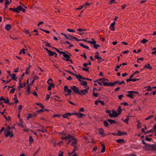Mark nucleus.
Here are the masks:
<instances>
[{"instance_id": "24", "label": "nucleus", "mask_w": 156, "mask_h": 156, "mask_svg": "<svg viewBox=\"0 0 156 156\" xmlns=\"http://www.w3.org/2000/svg\"><path fill=\"white\" fill-rule=\"evenodd\" d=\"M10 76H11L12 75H11L10 74H8ZM12 75V80H16V74H13Z\"/></svg>"}, {"instance_id": "64", "label": "nucleus", "mask_w": 156, "mask_h": 156, "mask_svg": "<svg viewBox=\"0 0 156 156\" xmlns=\"http://www.w3.org/2000/svg\"><path fill=\"white\" fill-rule=\"evenodd\" d=\"M126 5L125 4H124L123 5H122V9H124L126 7Z\"/></svg>"}, {"instance_id": "26", "label": "nucleus", "mask_w": 156, "mask_h": 156, "mask_svg": "<svg viewBox=\"0 0 156 156\" xmlns=\"http://www.w3.org/2000/svg\"><path fill=\"white\" fill-rule=\"evenodd\" d=\"M101 147H102V148L101 150V152L102 153H104L105 151V145H101Z\"/></svg>"}, {"instance_id": "58", "label": "nucleus", "mask_w": 156, "mask_h": 156, "mask_svg": "<svg viewBox=\"0 0 156 156\" xmlns=\"http://www.w3.org/2000/svg\"><path fill=\"white\" fill-rule=\"evenodd\" d=\"M140 80L139 78H136V79H131V80L132 81H133V82H135L136 81L139 80Z\"/></svg>"}, {"instance_id": "34", "label": "nucleus", "mask_w": 156, "mask_h": 156, "mask_svg": "<svg viewBox=\"0 0 156 156\" xmlns=\"http://www.w3.org/2000/svg\"><path fill=\"white\" fill-rule=\"evenodd\" d=\"M126 96L132 99H133L134 98V97H133L132 94L129 93V94H127Z\"/></svg>"}, {"instance_id": "41", "label": "nucleus", "mask_w": 156, "mask_h": 156, "mask_svg": "<svg viewBox=\"0 0 156 156\" xmlns=\"http://www.w3.org/2000/svg\"><path fill=\"white\" fill-rule=\"evenodd\" d=\"M4 117H5V119H6V120L7 121H10L11 120H10L11 117H8V118H7V117H6V116H4Z\"/></svg>"}, {"instance_id": "18", "label": "nucleus", "mask_w": 156, "mask_h": 156, "mask_svg": "<svg viewBox=\"0 0 156 156\" xmlns=\"http://www.w3.org/2000/svg\"><path fill=\"white\" fill-rule=\"evenodd\" d=\"M116 142L118 143H121L122 142L123 143H124V139H118L116 141Z\"/></svg>"}, {"instance_id": "13", "label": "nucleus", "mask_w": 156, "mask_h": 156, "mask_svg": "<svg viewBox=\"0 0 156 156\" xmlns=\"http://www.w3.org/2000/svg\"><path fill=\"white\" fill-rule=\"evenodd\" d=\"M118 135L121 136L123 135H126L127 133L125 132H122L120 130H118Z\"/></svg>"}, {"instance_id": "36", "label": "nucleus", "mask_w": 156, "mask_h": 156, "mask_svg": "<svg viewBox=\"0 0 156 156\" xmlns=\"http://www.w3.org/2000/svg\"><path fill=\"white\" fill-rule=\"evenodd\" d=\"M81 84L82 85L85 86H87V82L86 81H83V82L81 83Z\"/></svg>"}, {"instance_id": "15", "label": "nucleus", "mask_w": 156, "mask_h": 156, "mask_svg": "<svg viewBox=\"0 0 156 156\" xmlns=\"http://www.w3.org/2000/svg\"><path fill=\"white\" fill-rule=\"evenodd\" d=\"M49 86L48 87V90H51V87L54 88L55 85L54 83L49 84Z\"/></svg>"}, {"instance_id": "62", "label": "nucleus", "mask_w": 156, "mask_h": 156, "mask_svg": "<svg viewBox=\"0 0 156 156\" xmlns=\"http://www.w3.org/2000/svg\"><path fill=\"white\" fill-rule=\"evenodd\" d=\"M22 105H20L19 106V112H20V110H21V109H22Z\"/></svg>"}, {"instance_id": "48", "label": "nucleus", "mask_w": 156, "mask_h": 156, "mask_svg": "<svg viewBox=\"0 0 156 156\" xmlns=\"http://www.w3.org/2000/svg\"><path fill=\"white\" fill-rule=\"evenodd\" d=\"M44 110H43V109H41L39 110H37L36 111V112H37V114L38 113H39L40 112H44Z\"/></svg>"}, {"instance_id": "50", "label": "nucleus", "mask_w": 156, "mask_h": 156, "mask_svg": "<svg viewBox=\"0 0 156 156\" xmlns=\"http://www.w3.org/2000/svg\"><path fill=\"white\" fill-rule=\"evenodd\" d=\"M15 89L14 88H13L10 91L9 93H12L14 92L15 91Z\"/></svg>"}, {"instance_id": "8", "label": "nucleus", "mask_w": 156, "mask_h": 156, "mask_svg": "<svg viewBox=\"0 0 156 156\" xmlns=\"http://www.w3.org/2000/svg\"><path fill=\"white\" fill-rule=\"evenodd\" d=\"M7 131H5V135L6 137H7L8 136H9L11 137H12L14 136L13 134L11 133L10 131H8L6 133Z\"/></svg>"}, {"instance_id": "45", "label": "nucleus", "mask_w": 156, "mask_h": 156, "mask_svg": "<svg viewBox=\"0 0 156 156\" xmlns=\"http://www.w3.org/2000/svg\"><path fill=\"white\" fill-rule=\"evenodd\" d=\"M36 104L37 105H39V106H40L41 107V108H44V107L43 105L41 104L36 103Z\"/></svg>"}, {"instance_id": "54", "label": "nucleus", "mask_w": 156, "mask_h": 156, "mask_svg": "<svg viewBox=\"0 0 156 156\" xmlns=\"http://www.w3.org/2000/svg\"><path fill=\"white\" fill-rule=\"evenodd\" d=\"M60 116V115L58 114H54L53 116L52 117H59Z\"/></svg>"}, {"instance_id": "25", "label": "nucleus", "mask_w": 156, "mask_h": 156, "mask_svg": "<svg viewBox=\"0 0 156 156\" xmlns=\"http://www.w3.org/2000/svg\"><path fill=\"white\" fill-rule=\"evenodd\" d=\"M129 116H127V118L125 120H123V119H122V120H123L124 122H126L127 124H128V121L129 120Z\"/></svg>"}, {"instance_id": "46", "label": "nucleus", "mask_w": 156, "mask_h": 156, "mask_svg": "<svg viewBox=\"0 0 156 156\" xmlns=\"http://www.w3.org/2000/svg\"><path fill=\"white\" fill-rule=\"evenodd\" d=\"M153 117V115H150V116H149L148 117H147L145 119L146 120H148L151 118H152Z\"/></svg>"}, {"instance_id": "59", "label": "nucleus", "mask_w": 156, "mask_h": 156, "mask_svg": "<svg viewBox=\"0 0 156 156\" xmlns=\"http://www.w3.org/2000/svg\"><path fill=\"white\" fill-rule=\"evenodd\" d=\"M93 95L95 97H97L98 96V94L97 93H94V92H93Z\"/></svg>"}, {"instance_id": "3", "label": "nucleus", "mask_w": 156, "mask_h": 156, "mask_svg": "<svg viewBox=\"0 0 156 156\" xmlns=\"http://www.w3.org/2000/svg\"><path fill=\"white\" fill-rule=\"evenodd\" d=\"M63 56L65 58H63V59L64 60H66L67 61H70V55L66 54L65 53L63 55Z\"/></svg>"}, {"instance_id": "19", "label": "nucleus", "mask_w": 156, "mask_h": 156, "mask_svg": "<svg viewBox=\"0 0 156 156\" xmlns=\"http://www.w3.org/2000/svg\"><path fill=\"white\" fill-rule=\"evenodd\" d=\"M107 121L110 122L111 124H114L116 122V121L115 120L111 119H108Z\"/></svg>"}, {"instance_id": "14", "label": "nucleus", "mask_w": 156, "mask_h": 156, "mask_svg": "<svg viewBox=\"0 0 156 156\" xmlns=\"http://www.w3.org/2000/svg\"><path fill=\"white\" fill-rule=\"evenodd\" d=\"M74 114L77 115V117L79 118H81L83 116H85V115L83 114L82 113L78 114L76 113H74Z\"/></svg>"}, {"instance_id": "7", "label": "nucleus", "mask_w": 156, "mask_h": 156, "mask_svg": "<svg viewBox=\"0 0 156 156\" xmlns=\"http://www.w3.org/2000/svg\"><path fill=\"white\" fill-rule=\"evenodd\" d=\"M112 116L111 117V118L112 117H118L119 115L118 113H117L114 110H112Z\"/></svg>"}, {"instance_id": "17", "label": "nucleus", "mask_w": 156, "mask_h": 156, "mask_svg": "<svg viewBox=\"0 0 156 156\" xmlns=\"http://www.w3.org/2000/svg\"><path fill=\"white\" fill-rule=\"evenodd\" d=\"M144 68H147L150 70H151L152 69V67L150 66V64H147V65H146L144 66Z\"/></svg>"}, {"instance_id": "49", "label": "nucleus", "mask_w": 156, "mask_h": 156, "mask_svg": "<svg viewBox=\"0 0 156 156\" xmlns=\"http://www.w3.org/2000/svg\"><path fill=\"white\" fill-rule=\"evenodd\" d=\"M94 58H95L97 59H102L101 57H99L97 55H95Z\"/></svg>"}, {"instance_id": "21", "label": "nucleus", "mask_w": 156, "mask_h": 156, "mask_svg": "<svg viewBox=\"0 0 156 156\" xmlns=\"http://www.w3.org/2000/svg\"><path fill=\"white\" fill-rule=\"evenodd\" d=\"M80 45L82 47H83V48H85L89 50V47L87 46H86L83 44H80Z\"/></svg>"}, {"instance_id": "5", "label": "nucleus", "mask_w": 156, "mask_h": 156, "mask_svg": "<svg viewBox=\"0 0 156 156\" xmlns=\"http://www.w3.org/2000/svg\"><path fill=\"white\" fill-rule=\"evenodd\" d=\"M88 93V91L87 90H80L78 94L82 96V95H85L87 93Z\"/></svg>"}, {"instance_id": "2", "label": "nucleus", "mask_w": 156, "mask_h": 156, "mask_svg": "<svg viewBox=\"0 0 156 156\" xmlns=\"http://www.w3.org/2000/svg\"><path fill=\"white\" fill-rule=\"evenodd\" d=\"M92 40H93L92 41H88V43H90L91 44H94V47L95 48L97 49L98 47L100 46V45L98 44H95L96 43V41H94L93 38H92Z\"/></svg>"}, {"instance_id": "22", "label": "nucleus", "mask_w": 156, "mask_h": 156, "mask_svg": "<svg viewBox=\"0 0 156 156\" xmlns=\"http://www.w3.org/2000/svg\"><path fill=\"white\" fill-rule=\"evenodd\" d=\"M103 123H104V126L105 127H108L109 124L107 122V121H105V120L104 121H103Z\"/></svg>"}, {"instance_id": "31", "label": "nucleus", "mask_w": 156, "mask_h": 156, "mask_svg": "<svg viewBox=\"0 0 156 156\" xmlns=\"http://www.w3.org/2000/svg\"><path fill=\"white\" fill-rule=\"evenodd\" d=\"M11 2V0H6L5 4L9 5Z\"/></svg>"}, {"instance_id": "1", "label": "nucleus", "mask_w": 156, "mask_h": 156, "mask_svg": "<svg viewBox=\"0 0 156 156\" xmlns=\"http://www.w3.org/2000/svg\"><path fill=\"white\" fill-rule=\"evenodd\" d=\"M118 81H115L114 83H110L108 82H103L102 83H103V85L105 86H114L115 85L117 84V83H118Z\"/></svg>"}, {"instance_id": "20", "label": "nucleus", "mask_w": 156, "mask_h": 156, "mask_svg": "<svg viewBox=\"0 0 156 156\" xmlns=\"http://www.w3.org/2000/svg\"><path fill=\"white\" fill-rule=\"evenodd\" d=\"M75 75L76 76H75L76 77V78L78 79V80L80 81V82H81L82 81L81 80H80V79H81V78H80V76H81L80 74H79L78 75H77L76 74H75Z\"/></svg>"}, {"instance_id": "44", "label": "nucleus", "mask_w": 156, "mask_h": 156, "mask_svg": "<svg viewBox=\"0 0 156 156\" xmlns=\"http://www.w3.org/2000/svg\"><path fill=\"white\" fill-rule=\"evenodd\" d=\"M29 141L30 143L33 142H34V140L31 136L30 137Z\"/></svg>"}, {"instance_id": "37", "label": "nucleus", "mask_w": 156, "mask_h": 156, "mask_svg": "<svg viewBox=\"0 0 156 156\" xmlns=\"http://www.w3.org/2000/svg\"><path fill=\"white\" fill-rule=\"evenodd\" d=\"M77 140H74V141L71 144V145L73 147H74V145L76 144L77 143Z\"/></svg>"}, {"instance_id": "27", "label": "nucleus", "mask_w": 156, "mask_h": 156, "mask_svg": "<svg viewBox=\"0 0 156 156\" xmlns=\"http://www.w3.org/2000/svg\"><path fill=\"white\" fill-rule=\"evenodd\" d=\"M122 111V109L121 108V106H119L118 107V112L119 115L121 113Z\"/></svg>"}, {"instance_id": "30", "label": "nucleus", "mask_w": 156, "mask_h": 156, "mask_svg": "<svg viewBox=\"0 0 156 156\" xmlns=\"http://www.w3.org/2000/svg\"><path fill=\"white\" fill-rule=\"evenodd\" d=\"M152 151H156V144H154L151 145Z\"/></svg>"}, {"instance_id": "47", "label": "nucleus", "mask_w": 156, "mask_h": 156, "mask_svg": "<svg viewBox=\"0 0 156 156\" xmlns=\"http://www.w3.org/2000/svg\"><path fill=\"white\" fill-rule=\"evenodd\" d=\"M83 54V55H80V56L82 57H83L85 59H86L87 57L86 56V55L85 53H84Z\"/></svg>"}, {"instance_id": "4", "label": "nucleus", "mask_w": 156, "mask_h": 156, "mask_svg": "<svg viewBox=\"0 0 156 156\" xmlns=\"http://www.w3.org/2000/svg\"><path fill=\"white\" fill-rule=\"evenodd\" d=\"M71 89L73 90V91L76 94H78L79 92V88L76 87L75 86H73L71 87Z\"/></svg>"}, {"instance_id": "11", "label": "nucleus", "mask_w": 156, "mask_h": 156, "mask_svg": "<svg viewBox=\"0 0 156 156\" xmlns=\"http://www.w3.org/2000/svg\"><path fill=\"white\" fill-rule=\"evenodd\" d=\"M22 8V7L21 5H19L17 8H15V12H16L18 13L20 12L21 10V9Z\"/></svg>"}, {"instance_id": "52", "label": "nucleus", "mask_w": 156, "mask_h": 156, "mask_svg": "<svg viewBox=\"0 0 156 156\" xmlns=\"http://www.w3.org/2000/svg\"><path fill=\"white\" fill-rule=\"evenodd\" d=\"M67 31H68L69 32H75V31L74 30H73L72 29H67Z\"/></svg>"}, {"instance_id": "39", "label": "nucleus", "mask_w": 156, "mask_h": 156, "mask_svg": "<svg viewBox=\"0 0 156 156\" xmlns=\"http://www.w3.org/2000/svg\"><path fill=\"white\" fill-rule=\"evenodd\" d=\"M151 139H152L151 138H148V136H146V137H145V140L146 141H150L151 140Z\"/></svg>"}, {"instance_id": "57", "label": "nucleus", "mask_w": 156, "mask_h": 156, "mask_svg": "<svg viewBox=\"0 0 156 156\" xmlns=\"http://www.w3.org/2000/svg\"><path fill=\"white\" fill-rule=\"evenodd\" d=\"M116 81H118V83H119L120 84H122V83L124 84L125 83V82L124 81H122L121 82H119V81L118 80H117Z\"/></svg>"}, {"instance_id": "63", "label": "nucleus", "mask_w": 156, "mask_h": 156, "mask_svg": "<svg viewBox=\"0 0 156 156\" xmlns=\"http://www.w3.org/2000/svg\"><path fill=\"white\" fill-rule=\"evenodd\" d=\"M123 94L120 95L118 97V98H119V99L120 100H121V98L123 97Z\"/></svg>"}, {"instance_id": "16", "label": "nucleus", "mask_w": 156, "mask_h": 156, "mask_svg": "<svg viewBox=\"0 0 156 156\" xmlns=\"http://www.w3.org/2000/svg\"><path fill=\"white\" fill-rule=\"evenodd\" d=\"M12 27L11 25L10 24H7L5 26V29L7 30H9Z\"/></svg>"}, {"instance_id": "33", "label": "nucleus", "mask_w": 156, "mask_h": 156, "mask_svg": "<svg viewBox=\"0 0 156 156\" xmlns=\"http://www.w3.org/2000/svg\"><path fill=\"white\" fill-rule=\"evenodd\" d=\"M106 112L109 114V116L111 117L112 116V113H111V111L110 110H106Z\"/></svg>"}, {"instance_id": "29", "label": "nucleus", "mask_w": 156, "mask_h": 156, "mask_svg": "<svg viewBox=\"0 0 156 156\" xmlns=\"http://www.w3.org/2000/svg\"><path fill=\"white\" fill-rule=\"evenodd\" d=\"M55 52H52L50 50L48 52L49 55L50 56H52L54 55Z\"/></svg>"}, {"instance_id": "40", "label": "nucleus", "mask_w": 156, "mask_h": 156, "mask_svg": "<svg viewBox=\"0 0 156 156\" xmlns=\"http://www.w3.org/2000/svg\"><path fill=\"white\" fill-rule=\"evenodd\" d=\"M71 136V135L68 134L66 136L64 137V139H69L70 138V137Z\"/></svg>"}, {"instance_id": "32", "label": "nucleus", "mask_w": 156, "mask_h": 156, "mask_svg": "<svg viewBox=\"0 0 156 156\" xmlns=\"http://www.w3.org/2000/svg\"><path fill=\"white\" fill-rule=\"evenodd\" d=\"M105 80H107L108 81V80L106 79L105 78H103L102 79H100L97 80V81H103V82H105Z\"/></svg>"}, {"instance_id": "60", "label": "nucleus", "mask_w": 156, "mask_h": 156, "mask_svg": "<svg viewBox=\"0 0 156 156\" xmlns=\"http://www.w3.org/2000/svg\"><path fill=\"white\" fill-rule=\"evenodd\" d=\"M83 6L82 5H81L80 6L79 8H76V10H80L83 7Z\"/></svg>"}, {"instance_id": "23", "label": "nucleus", "mask_w": 156, "mask_h": 156, "mask_svg": "<svg viewBox=\"0 0 156 156\" xmlns=\"http://www.w3.org/2000/svg\"><path fill=\"white\" fill-rule=\"evenodd\" d=\"M148 41L147 40L144 38L140 42L143 44H144L147 42Z\"/></svg>"}, {"instance_id": "61", "label": "nucleus", "mask_w": 156, "mask_h": 156, "mask_svg": "<svg viewBox=\"0 0 156 156\" xmlns=\"http://www.w3.org/2000/svg\"><path fill=\"white\" fill-rule=\"evenodd\" d=\"M38 77L36 75H35V76H34V77H33V79L34 80H37L38 79Z\"/></svg>"}, {"instance_id": "56", "label": "nucleus", "mask_w": 156, "mask_h": 156, "mask_svg": "<svg viewBox=\"0 0 156 156\" xmlns=\"http://www.w3.org/2000/svg\"><path fill=\"white\" fill-rule=\"evenodd\" d=\"M24 73H23L22 75H21V77L20 78V81H21V80L23 79V76H24Z\"/></svg>"}, {"instance_id": "12", "label": "nucleus", "mask_w": 156, "mask_h": 156, "mask_svg": "<svg viewBox=\"0 0 156 156\" xmlns=\"http://www.w3.org/2000/svg\"><path fill=\"white\" fill-rule=\"evenodd\" d=\"M146 147H145V149L146 150L148 151H152V148L151 145L150 144H147Z\"/></svg>"}, {"instance_id": "6", "label": "nucleus", "mask_w": 156, "mask_h": 156, "mask_svg": "<svg viewBox=\"0 0 156 156\" xmlns=\"http://www.w3.org/2000/svg\"><path fill=\"white\" fill-rule=\"evenodd\" d=\"M68 87L67 86H65L64 87V90L65 92H67L68 94L70 95L72 92V90L70 89H68Z\"/></svg>"}, {"instance_id": "42", "label": "nucleus", "mask_w": 156, "mask_h": 156, "mask_svg": "<svg viewBox=\"0 0 156 156\" xmlns=\"http://www.w3.org/2000/svg\"><path fill=\"white\" fill-rule=\"evenodd\" d=\"M70 138L69 139V140L71 141V140H76L75 139L74 137L72 136L71 135V136L69 137Z\"/></svg>"}, {"instance_id": "55", "label": "nucleus", "mask_w": 156, "mask_h": 156, "mask_svg": "<svg viewBox=\"0 0 156 156\" xmlns=\"http://www.w3.org/2000/svg\"><path fill=\"white\" fill-rule=\"evenodd\" d=\"M147 90L150 91H152V89H151V87H150V86H148L147 87Z\"/></svg>"}, {"instance_id": "53", "label": "nucleus", "mask_w": 156, "mask_h": 156, "mask_svg": "<svg viewBox=\"0 0 156 156\" xmlns=\"http://www.w3.org/2000/svg\"><path fill=\"white\" fill-rule=\"evenodd\" d=\"M89 68H83V70L87 72H88L89 70L88 69Z\"/></svg>"}, {"instance_id": "38", "label": "nucleus", "mask_w": 156, "mask_h": 156, "mask_svg": "<svg viewBox=\"0 0 156 156\" xmlns=\"http://www.w3.org/2000/svg\"><path fill=\"white\" fill-rule=\"evenodd\" d=\"M40 29L41 30L45 32L46 33H47V34H49L50 33V31H48V30H44L43 29H42L41 28H40Z\"/></svg>"}, {"instance_id": "9", "label": "nucleus", "mask_w": 156, "mask_h": 156, "mask_svg": "<svg viewBox=\"0 0 156 156\" xmlns=\"http://www.w3.org/2000/svg\"><path fill=\"white\" fill-rule=\"evenodd\" d=\"M115 22L114 21L111 24L110 26V30L114 31L115 30Z\"/></svg>"}, {"instance_id": "35", "label": "nucleus", "mask_w": 156, "mask_h": 156, "mask_svg": "<svg viewBox=\"0 0 156 156\" xmlns=\"http://www.w3.org/2000/svg\"><path fill=\"white\" fill-rule=\"evenodd\" d=\"M137 122H138V124H137V128L138 129L140 128L141 126V123L139 121V120H137Z\"/></svg>"}, {"instance_id": "51", "label": "nucleus", "mask_w": 156, "mask_h": 156, "mask_svg": "<svg viewBox=\"0 0 156 156\" xmlns=\"http://www.w3.org/2000/svg\"><path fill=\"white\" fill-rule=\"evenodd\" d=\"M152 131H153V129H151L150 130L147 131L146 132H144V134H146L147 133H149L151 132Z\"/></svg>"}, {"instance_id": "28", "label": "nucleus", "mask_w": 156, "mask_h": 156, "mask_svg": "<svg viewBox=\"0 0 156 156\" xmlns=\"http://www.w3.org/2000/svg\"><path fill=\"white\" fill-rule=\"evenodd\" d=\"M99 132L101 135H102L104 134V130L102 128H100L99 130Z\"/></svg>"}, {"instance_id": "43", "label": "nucleus", "mask_w": 156, "mask_h": 156, "mask_svg": "<svg viewBox=\"0 0 156 156\" xmlns=\"http://www.w3.org/2000/svg\"><path fill=\"white\" fill-rule=\"evenodd\" d=\"M68 116L66 113V114H64V115H62V116L63 118H66L67 119H68V118L67 117Z\"/></svg>"}, {"instance_id": "10", "label": "nucleus", "mask_w": 156, "mask_h": 156, "mask_svg": "<svg viewBox=\"0 0 156 156\" xmlns=\"http://www.w3.org/2000/svg\"><path fill=\"white\" fill-rule=\"evenodd\" d=\"M37 112H34L32 114H28V116L27 117V119H28L29 118H31L33 116H35L37 115Z\"/></svg>"}]
</instances>
